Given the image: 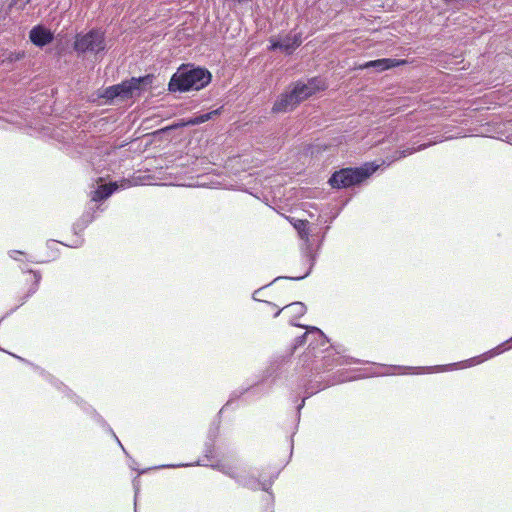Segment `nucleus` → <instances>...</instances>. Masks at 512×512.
Returning <instances> with one entry per match:
<instances>
[{
  "label": "nucleus",
  "instance_id": "f257e3e1",
  "mask_svg": "<svg viewBox=\"0 0 512 512\" xmlns=\"http://www.w3.org/2000/svg\"><path fill=\"white\" fill-rule=\"evenodd\" d=\"M211 81V74L208 70L193 67L182 66L172 76L169 82V90L176 91H189L200 90L207 86Z\"/></svg>",
  "mask_w": 512,
  "mask_h": 512
},
{
  "label": "nucleus",
  "instance_id": "f03ea898",
  "mask_svg": "<svg viewBox=\"0 0 512 512\" xmlns=\"http://www.w3.org/2000/svg\"><path fill=\"white\" fill-rule=\"evenodd\" d=\"M378 168L379 165H375L374 163H366L365 165L359 168L342 169L338 172H335L331 176L329 183L334 188L350 187L364 181Z\"/></svg>",
  "mask_w": 512,
  "mask_h": 512
},
{
  "label": "nucleus",
  "instance_id": "7ed1b4c3",
  "mask_svg": "<svg viewBox=\"0 0 512 512\" xmlns=\"http://www.w3.org/2000/svg\"><path fill=\"white\" fill-rule=\"evenodd\" d=\"M153 75L148 74L143 77H132L120 84L107 87L103 94V98L113 100L115 98L127 99L133 96L134 92L140 90L142 86H149L153 82Z\"/></svg>",
  "mask_w": 512,
  "mask_h": 512
},
{
  "label": "nucleus",
  "instance_id": "20e7f679",
  "mask_svg": "<svg viewBox=\"0 0 512 512\" xmlns=\"http://www.w3.org/2000/svg\"><path fill=\"white\" fill-rule=\"evenodd\" d=\"M105 36L100 30H91L85 34H78L74 42V49L78 53H98L105 49Z\"/></svg>",
  "mask_w": 512,
  "mask_h": 512
},
{
  "label": "nucleus",
  "instance_id": "39448f33",
  "mask_svg": "<svg viewBox=\"0 0 512 512\" xmlns=\"http://www.w3.org/2000/svg\"><path fill=\"white\" fill-rule=\"evenodd\" d=\"M216 468L231 478L236 479L240 485L251 490H258L261 488L265 491H268L269 487L271 486V482H261L254 476H250L244 471L236 473L234 468L227 464H218Z\"/></svg>",
  "mask_w": 512,
  "mask_h": 512
},
{
  "label": "nucleus",
  "instance_id": "423d86ee",
  "mask_svg": "<svg viewBox=\"0 0 512 512\" xmlns=\"http://www.w3.org/2000/svg\"><path fill=\"white\" fill-rule=\"evenodd\" d=\"M323 88L324 83L321 80L312 78L307 83H296L291 91L297 102L300 103Z\"/></svg>",
  "mask_w": 512,
  "mask_h": 512
},
{
  "label": "nucleus",
  "instance_id": "0eeeda50",
  "mask_svg": "<svg viewBox=\"0 0 512 512\" xmlns=\"http://www.w3.org/2000/svg\"><path fill=\"white\" fill-rule=\"evenodd\" d=\"M270 50L280 49L287 54H291L300 44L302 38L300 33H289L280 39H270Z\"/></svg>",
  "mask_w": 512,
  "mask_h": 512
},
{
  "label": "nucleus",
  "instance_id": "6e6552de",
  "mask_svg": "<svg viewBox=\"0 0 512 512\" xmlns=\"http://www.w3.org/2000/svg\"><path fill=\"white\" fill-rule=\"evenodd\" d=\"M29 38L34 45L43 47L53 41L54 35L44 26L37 25L30 30Z\"/></svg>",
  "mask_w": 512,
  "mask_h": 512
},
{
  "label": "nucleus",
  "instance_id": "1a4fd4ad",
  "mask_svg": "<svg viewBox=\"0 0 512 512\" xmlns=\"http://www.w3.org/2000/svg\"><path fill=\"white\" fill-rule=\"evenodd\" d=\"M298 104L299 103L294 97L293 92L290 91L280 95V97L275 101L272 110L276 113L287 112L294 109Z\"/></svg>",
  "mask_w": 512,
  "mask_h": 512
},
{
  "label": "nucleus",
  "instance_id": "9d476101",
  "mask_svg": "<svg viewBox=\"0 0 512 512\" xmlns=\"http://www.w3.org/2000/svg\"><path fill=\"white\" fill-rule=\"evenodd\" d=\"M405 60H397L390 58H382L373 61L366 62L361 66L362 69L374 68L378 72L388 70L393 67L403 65Z\"/></svg>",
  "mask_w": 512,
  "mask_h": 512
},
{
  "label": "nucleus",
  "instance_id": "9b49d317",
  "mask_svg": "<svg viewBox=\"0 0 512 512\" xmlns=\"http://www.w3.org/2000/svg\"><path fill=\"white\" fill-rule=\"evenodd\" d=\"M118 188L117 183H110L109 185H102L92 194V201H101L108 198Z\"/></svg>",
  "mask_w": 512,
  "mask_h": 512
},
{
  "label": "nucleus",
  "instance_id": "f8f14e48",
  "mask_svg": "<svg viewBox=\"0 0 512 512\" xmlns=\"http://www.w3.org/2000/svg\"><path fill=\"white\" fill-rule=\"evenodd\" d=\"M509 342H512V338L509 340ZM507 343H508V341L506 343H503V344L497 346L496 348L490 350L489 352H487L484 355H482L481 356L482 358L478 357V358L470 359L469 360L470 365H473L475 363H480L483 360H486V359L491 358V357H493L495 355L501 354L502 352H504L507 349L505 347Z\"/></svg>",
  "mask_w": 512,
  "mask_h": 512
},
{
  "label": "nucleus",
  "instance_id": "ddd939ff",
  "mask_svg": "<svg viewBox=\"0 0 512 512\" xmlns=\"http://www.w3.org/2000/svg\"><path fill=\"white\" fill-rule=\"evenodd\" d=\"M218 114H219V110L218 109L213 110V111L208 112V113L200 114L198 116H195V117L190 118L189 120H187L185 125H188V126L198 125V124L204 123V122L212 119V117L214 115H218Z\"/></svg>",
  "mask_w": 512,
  "mask_h": 512
},
{
  "label": "nucleus",
  "instance_id": "4468645a",
  "mask_svg": "<svg viewBox=\"0 0 512 512\" xmlns=\"http://www.w3.org/2000/svg\"><path fill=\"white\" fill-rule=\"evenodd\" d=\"M429 144H422L420 146H418L417 148H407V149H404V150H401V151H398L396 152V156L393 158L392 161H395V160H398V159H401V158H404L408 155H411L412 153L416 152V151H419V150H422L424 148H426Z\"/></svg>",
  "mask_w": 512,
  "mask_h": 512
},
{
  "label": "nucleus",
  "instance_id": "2eb2a0df",
  "mask_svg": "<svg viewBox=\"0 0 512 512\" xmlns=\"http://www.w3.org/2000/svg\"><path fill=\"white\" fill-rule=\"evenodd\" d=\"M285 308L291 310V312L296 316H302L306 311L305 305L301 302L291 303L287 305Z\"/></svg>",
  "mask_w": 512,
  "mask_h": 512
},
{
  "label": "nucleus",
  "instance_id": "dca6fc26",
  "mask_svg": "<svg viewBox=\"0 0 512 512\" xmlns=\"http://www.w3.org/2000/svg\"><path fill=\"white\" fill-rule=\"evenodd\" d=\"M308 222L306 220H297L293 225L295 229L299 232L302 238L308 237V233L306 232Z\"/></svg>",
  "mask_w": 512,
  "mask_h": 512
},
{
  "label": "nucleus",
  "instance_id": "f3484780",
  "mask_svg": "<svg viewBox=\"0 0 512 512\" xmlns=\"http://www.w3.org/2000/svg\"><path fill=\"white\" fill-rule=\"evenodd\" d=\"M20 0H12L10 6L18 5ZM31 0H23V3L19 5V9L23 10L26 4H28Z\"/></svg>",
  "mask_w": 512,
  "mask_h": 512
},
{
  "label": "nucleus",
  "instance_id": "a211bd4d",
  "mask_svg": "<svg viewBox=\"0 0 512 512\" xmlns=\"http://www.w3.org/2000/svg\"><path fill=\"white\" fill-rule=\"evenodd\" d=\"M33 275H34V278H35V287L32 290V293H34L36 291L38 283H39L40 278H41L40 275H38L37 273H34Z\"/></svg>",
  "mask_w": 512,
  "mask_h": 512
},
{
  "label": "nucleus",
  "instance_id": "6ab92c4d",
  "mask_svg": "<svg viewBox=\"0 0 512 512\" xmlns=\"http://www.w3.org/2000/svg\"><path fill=\"white\" fill-rule=\"evenodd\" d=\"M21 57H22V55H21V54H13V53H11V54L9 55V60H10V61L19 60Z\"/></svg>",
  "mask_w": 512,
  "mask_h": 512
},
{
  "label": "nucleus",
  "instance_id": "aec40b11",
  "mask_svg": "<svg viewBox=\"0 0 512 512\" xmlns=\"http://www.w3.org/2000/svg\"><path fill=\"white\" fill-rule=\"evenodd\" d=\"M310 273V270H308L304 275L302 276H298V277H290L289 279H292V280H301L303 278H305L306 276H308V274Z\"/></svg>",
  "mask_w": 512,
  "mask_h": 512
},
{
  "label": "nucleus",
  "instance_id": "412c9836",
  "mask_svg": "<svg viewBox=\"0 0 512 512\" xmlns=\"http://www.w3.org/2000/svg\"><path fill=\"white\" fill-rule=\"evenodd\" d=\"M447 4H458L460 0H444Z\"/></svg>",
  "mask_w": 512,
  "mask_h": 512
},
{
  "label": "nucleus",
  "instance_id": "4be33fe9",
  "mask_svg": "<svg viewBox=\"0 0 512 512\" xmlns=\"http://www.w3.org/2000/svg\"><path fill=\"white\" fill-rule=\"evenodd\" d=\"M312 331H314V332L318 333V334H319L320 336H322V337L324 336V335H323V333H322L318 328L313 327V328H312Z\"/></svg>",
  "mask_w": 512,
  "mask_h": 512
},
{
  "label": "nucleus",
  "instance_id": "5701e85b",
  "mask_svg": "<svg viewBox=\"0 0 512 512\" xmlns=\"http://www.w3.org/2000/svg\"><path fill=\"white\" fill-rule=\"evenodd\" d=\"M14 254H22V252H21V251H15V250H14V251H11L10 256L16 259V257L14 256Z\"/></svg>",
  "mask_w": 512,
  "mask_h": 512
},
{
  "label": "nucleus",
  "instance_id": "b1692460",
  "mask_svg": "<svg viewBox=\"0 0 512 512\" xmlns=\"http://www.w3.org/2000/svg\"><path fill=\"white\" fill-rule=\"evenodd\" d=\"M304 401H305V399H303V400H302V403L298 406V410H300V409L303 407V405H304Z\"/></svg>",
  "mask_w": 512,
  "mask_h": 512
},
{
  "label": "nucleus",
  "instance_id": "393cba45",
  "mask_svg": "<svg viewBox=\"0 0 512 512\" xmlns=\"http://www.w3.org/2000/svg\"><path fill=\"white\" fill-rule=\"evenodd\" d=\"M114 437L116 438L117 443H119V445H120L121 447H123V446H122V444H121V442H120V440H118V438H117L115 435H114ZM122 449L124 450V448H122Z\"/></svg>",
  "mask_w": 512,
  "mask_h": 512
},
{
  "label": "nucleus",
  "instance_id": "a878e982",
  "mask_svg": "<svg viewBox=\"0 0 512 512\" xmlns=\"http://www.w3.org/2000/svg\"><path fill=\"white\" fill-rule=\"evenodd\" d=\"M280 310L276 312L275 317H277L280 314Z\"/></svg>",
  "mask_w": 512,
  "mask_h": 512
},
{
  "label": "nucleus",
  "instance_id": "bb28decb",
  "mask_svg": "<svg viewBox=\"0 0 512 512\" xmlns=\"http://www.w3.org/2000/svg\"><path fill=\"white\" fill-rule=\"evenodd\" d=\"M167 467H168V468L176 467V465H168Z\"/></svg>",
  "mask_w": 512,
  "mask_h": 512
}]
</instances>
